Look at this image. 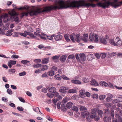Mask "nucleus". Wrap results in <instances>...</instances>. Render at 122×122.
I'll list each match as a JSON object with an SVG mask.
<instances>
[{"label":"nucleus","mask_w":122,"mask_h":122,"mask_svg":"<svg viewBox=\"0 0 122 122\" xmlns=\"http://www.w3.org/2000/svg\"><path fill=\"white\" fill-rule=\"evenodd\" d=\"M64 1L61 0V9L68 8L70 9L79 8L80 7H88L91 6L92 7H96V5L95 4H91L89 3H86L85 0H79L77 1L74 0L71 1L69 0L66 1L63 4Z\"/></svg>","instance_id":"obj_1"},{"label":"nucleus","mask_w":122,"mask_h":122,"mask_svg":"<svg viewBox=\"0 0 122 122\" xmlns=\"http://www.w3.org/2000/svg\"><path fill=\"white\" fill-rule=\"evenodd\" d=\"M48 0L54 2L55 4V5H51L50 6L44 8L43 10H42L41 8H40V9H37V10L36 11L32 10L30 13V15H36L42 12L50 11L52 9H61V0Z\"/></svg>","instance_id":"obj_2"},{"label":"nucleus","mask_w":122,"mask_h":122,"mask_svg":"<svg viewBox=\"0 0 122 122\" xmlns=\"http://www.w3.org/2000/svg\"><path fill=\"white\" fill-rule=\"evenodd\" d=\"M81 115L85 118L86 117V119L87 120L89 119V117L92 119H94L96 121H98L99 119V116L96 114L95 110H92L91 112L89 114L87 111H84L82 112Z\"/></svg>","instance_id":"obj_3"},{"label":"nucleus","mask_w":122,"mask_h":122,"mask_svg":"<svg viewBox=\"0 0 122 122\" xmlns=\"http://www.w3.org/2000/svg\"><path fill=\"white\" fill-rule=\"evenodd\" d=\"M70 37L73 42H74L75 41L78 43L80 42V35L79 34L72 33L70 35Z\"/></svg>","instance_id":"obj_4"},{"label":"nucleus","mask_w":122,"mask_h":122,"mask_svg":"<svg viewBox=\"0 0 122 122\" xmlns=\"http://www.w3.org/2000/svg\"><path fill=\"white\" fill-rule=\"evenodd\" d=\"M73 103L69 102H68L66 105V106L63 104H61V111L63 112H65L67 108H70L72 106Z\"/></svg>","instance_id":"obj_5"},{"label":"nucleus","mask_w":122,"mask_h":122,"mask_svg":"<svg viewBox=\"0 0 122 122\" xmlns=\"http://www.w3.org/2000/svg\"><path fill=\"white\" fill-rule=\"evenodd\" d=\"M54 93H55L54 95V96H55V98L53 100V102L54 104L56 103L61 98V96H58L59 94L57 92H56Z\"/></svg>","instance_id":"obj_6"},{"label":"nucleus","mask_w":122,"mask_h":122,"mask_svg":"<svg viewBox=\"0 0 122 122\" xmlns=\"http://www.w3.org/2000/svg\"><path fill=\"white\" fill-rule=\"evenodd\" d=\"M80 40H82L85 42H86L87 41L88 38V35L87 34H84L81 37L80 36Z\"/></svg>","instance_id":"obj_7"},{"label":"nucleus","mask_w":122,"mask_h":122,"mask_svg":"<svg viewBox=\"0 0 122 122\" xmlns=\"http://www.w3.org/2000/svg\"><path fill=\"white\" fill-rule=\"evenodd\" d=\"M16 61L10 60L8 62V65L10 68L12 67V66L16 64Z\"/></svg>","instance_id":"obj_8"},{"label":"nucleus","mask_w":122,"mask_h":122,"mask_svg":"<svg viewBox=\"0 0 122 122\" xmlns=\"http://www.w3.org/2000/svg\"><path fill=\"white\" fill-rule=\"evenodd\" d=\"M60 56V55H56L51 57V59L53 60L54 62L56 63L59 61V58Z\"/></svg>","instance_id":"obj_9"},{"label":"nucleus","mask_w":122,"mask_h":122,"mask_svg":"<svg viewBox=\"0 0 122 122\" xmlns=\"http://www.w3.org/2000/svg\"><path fill=\"white\" fill-rule=\"evenodd\" d=\"M80 56V61H83L86 60V57L85 55L84 54H79Z\"/></svg>","instance_id":"obj_10"},{"label":"nucleus","mask_w":122,"mask_h":122,"mask_svg":"<svg viewBox=\"0 0 122 122\" xmlns=\"http://www.w3.org/2000/svg\"><path fill=\"white\" fill-rule=\"evenodd\" d=\"M46 88L50 92L52 93H54L56 91V88L54 87H52L50 88V87L47 86Z\"/></svg>","instance_id":"obj_11"},{"label":"nucleus","mask_w":122,"mask_h":122,"mask_svg":"<svg viewBox=\"0 0 122 122\" xmlns=\"http://www.w3.org/2000/svg\"><path fill=\"white\" fill-rule=\"evenodd\" d=\"M69 88L68 87H65L64 86L61 87V96H64V95L62 93H64L66 92V90Z\"/></svg>","instance_id":"obj_12"},{"label":"nucleus","mask_w":122,"mask_h":122,"mask_svg":"<svg viewBox=\"0 0 122 122\" xmlns=\"http://www.w3.org/2000/svg\"><path fill=\"white\" fill-rule=\"evenodd\" d=\"M107 96V97L106 99V100L107 101L109 102L110 101V99L113 97V96L112 94L110 93L108 94Z\"/></svg>","instance_id":"obj_13"},{"label":"nucleus","mask_w":122,"mask_h":122,"mask_svg":"<svg viewBox=\"0 0 122 122\" xmlns=\"http://www.w3.org/2000/svg\"><path fill=\"white\" fill-rule=\"evenodd\" d=\"M79 96L83 98L85 96V90H81L80 91Z\"/></svg>","instance_id":"obj_14"},{"label":"nucleus","mask_w":122,"mask_h":122,"mask_svg":"<svg viewBox=\"0 0 122 122\" xmlns=\"http://www.w3.org/2000/svg\"><path fill=\"white\" fill-rule=\"evenodd\" d=\"M99 40L100 42L103 44H105L107 43V41L105 39L102 37V36H100L99 38Z\"/></svg>","instance_id":"obj_15"},{"label":"nucleus","mask_w":122,"mask_h":122,"mask_svg":"<svg viewBox=\"0 0 122 122\" xmlns=\"http://www.w3.org/2000/svg\"><path fill=\"white\" fill-rule=\"evenodd\" d=\"M40 9V8H37V9H33V10H30L29 11V12H23V13H24V15L25 16H27L28 15V14H30V15L31 16H33V15H37L38 14H37L36 15H31L30 14V13H31V11H32L34 10V11H36L37 10V9Z\"/></svg>","instance_id":"obj_16"},{"label":"nucleus","mask_w":122,"mask_h":122,"mask_svg":"<svg viewBox=\"0 0 122 122\" xmlns=\"http://www.w3.org/2000/svg\"><path fill=\"white\" fill-rule=\"evenodd\" d=\"M29 8V7L28 5H25L23 7H20L18 8L17 9L19 10H28Z\"/></svg>","instance_id":"obj_17"},{"label":"nucleus","mask_w":122,"mask_h":122,"mask_svg":"<svg viewBox=\"0 0 122 122\" xmlns=\"http://www.w3.org/2000/svg\"><path fill=\"white\" fill-rule=\"evenodd\" d=\"M116 41L117 42L116 43V44H117V46L118 45H119V46H120L121 45H122V41L118 37H116Z\"/></svg>","instance_id":"obj_18"},{"label":"nucleus","mask_w":122,"mask_h":122,"mask_svg":"<svg viewBox=\"0 0 122 122\" xmlns=\"http://www.w3.org/2000/svg\"><path fill=\"white\" fill-rule=\"evenodd\" d=\"M13 31V29H11L7 31L5 35L7 36H10L12 34V32Z\"/></svg>","instance_id":"obj_19"},{"label":"nucleus","mask_w":122,"mask_h":122,"mask_svg":"<svg viewBox=\"0 0 122 122\" xmlns=\"http://www.w3.org/2000/svg\"><path fill=\"white\" fill-rule=\"evenodd\" d=\"M109 41L111 45L115 46H117V44H116L114 42V40L113 39H109Z\"/></svg>","instance_id":"obj_20"},{"label":"nucleus","mask_w":122,"mask_h":122,"mask_svg":"<svg viewBox=\"0 0 122 122\" xmlns=\"http://www.w3.org/2000/svg\"><path fill=\"white\" fill-rule=\"evenodd\" d=\"M93 55L92 54H88L87 56V59L88 61L92 60L93 58Z\"/></svg>","instance_id":"obj_21"},{"label":"nucleus","mask_w":122,"mask_h":122,"mask_svg":"<svg viewBox=\"0 0 122 122\" xmlns=\"http://www.w3.org/2000/svg\"><path fill=\"white\" fill-rule=\"evenodd\" d=\"M48 68L47 66L46 65H41V70L42 71H44L45 70H47Z\"/></svg>","instance_id":"obj_22"},{"label":"nucleus","mask_w":122,"mask_h":122,"mask_svg":"<svg viewBox=\"0 0 122 122\" xmlns=\"http://www.w3.org/2000/svg\"><path fill=\"white\" fill-rule=\"evenodd\" d=\"M71 82L76 84H80L81 83V82L79 81L76 80H71Z\"/></svg>","instance_id":"obj_23"},{"label":"nucleus","mask_w":122,"mask_h":122,"mask_svg":"<svg viewBox=\"0 0 122 122\" xmlns=\"http://www.w3.org/2000/svg\"><path fill=\"white\" fill-rule=\"evenodd\" d=\"M90 83L92 85L95 86H97L98 85V84L97 82L94 79L90 81Z\"/></svg>","instance_id":"obj_24"},{"label":"nucleus","mask_w":122,"mask_h":122,"mask_svg":"<svg viewBox=\"0 0 122 122\" xmlns=\"http://www.w3.org/2000/svg\"><path fill=\"white\" fill-rule=\"evenodd\" d=\"M95 34H91L89 35V38L90 41L93 42L94 41V38Z\"/></svg>","instance_id":"obj_25"},{"label":"nucleus","mask_w":122,"mask_h":122,"mask_svg":"<svg viewBox=\"0 0 122 122\" xmlns=\"http://www.w3.org/2000/svg\"><path fill=\"white\" fill-rule=\"evenodd\" d=\"M49 61L48 58H46L42 59V64H47Z\"/></svg>","instance_id":"obj_26"},{"label":"nucleus","mask_w":122,"mask_h":122,"mask_svg":"<svg viewBox=\"0 0 122 122\" xmlns=\"http://www.w3.org/2000/svg\"><path fill=\"white\" fill-rule=\"evenodd\" d=\"M47 74L49 76H53L55 75V71L54 70H51L49 71L48 72Z\"/></svg>","instance_id":"obj_27"},{"label":"nucleus","mask_w":122,"mask_h":122,"mask_svg":"<svg viewBox=\"0 0 122 122\" xmlns=\"http://www.w3.org/2000/svg\"><path fill=\"white\" fill-rule=\"evenodd\" d=\"M103 120L105 122H110L111 121V119L110 117L107 118L105 117L103 119Z\"/></svg>","instance_id":"obj_28"},{"label":"nucleus","mask_w":122,"mask_h":122,"mask_svg":"<svg viewBox=\"0 0 122 122\" xmlns=\"http://www.w3.org/2000/svg\"><path fill=\"white\" fill-rule=\"evenodd\" d=\"M14 21H15L16 24H18L19 23L20 20L19 19V18L17 16H15L14 17Z\"/></svg>","instance_id":"obj_29"},{"label":"nucleus","mask_w":122,"mask_h":122,"mask_svg":"<svg viewBox=\"0 0 122 122\" xmlns=\"http://www.w3.org/2000/svg\"><path fill=\"white\" fill-rule=\"evenodd\" d=\"M61 35H60L58 34L54 37V39L56 41H58L61 39V38H60Z\"/></svg>","instance_id":"obj_30"},{"label":"nucleus","mask_w":122,"mask_h":122,"mask_svg":"<svg viewBox=\"0 0 122 122\" xmlns=\"http://www.w3.org/2000/svg\"><path fill=\"white\" fill-rule=\"evenodd\" d=\"M94 39V42L96 43H97L98 42L99 40L98 35H97L95 34Z\"/></svg>","instance_id":"obj_31"},{"label":"nucleus","mask_w":122,"mask_h":122,"mask_svg":"<svg viewBox=\"0 0 122 122\" xmlns=\"http://www.w3.org/2000/svg\"><path fill=\"white\" fill-rule=\"evenodd\" d=\"M76 90L74 89H69L68 90V93H76Z\"/></svg>","instance_id":"obj_32"},{"label":"nucleus","mask_w":122,"mask_h":122,"mask_svg":"<svg viewBox=\"0 0 122 122\" xmlns=\"http://www.w3.org/2000/svg\"><path fill=\"white\" fill-rule=\"evenodd\" d=\"M54 78L58 80H61V77L60 75L59 74H57L54 76Z\"/></svg>","instance_id":"obj_33"},{"label":"nucleus","mask_w":122,"mask_h":122,"mask_svg":"<svg viewBox=\"0 0 122 122\" xmlns=\"http://www.w3.org/2000/svg\"><path fill=\"white\" fill-rule=\"evenodd\" d=\"M115 116L117 118L118 121L120 122H122V118L120 116H119L118 115L115 114Z\"/></svg>","instance_id":"obj_34"},{"label":"nucleus","mask_w":122,"mask_h":122,"mask_svg":"<svg viewBox=\"0 0 122 122\" xmlns=\"http://www.w3.org/2000/svg\"><path fill=\"white\" fill-rule=\"evenodd\" d=\"M80 111H87L86 108L84 106H81L80 108Z\"/></svg>","instance_id":"obj_35"},{"label":"nucleus","mask_w":122,"mask_h":122,"mask_svg":"<svg viewBox=\"0 0 122 122\" xmlns=\"http://www.w3.org/2000/svg\"><path fill=\"white\" fill-rule=\"evenodd\" d=\"M72 109L73 110L76 112H78V108L75 106H73Z\"/></svg>","instance_id":"obj_36"},{"label":"nucleus","mask_w":122,"mask_h":122,"mask_svg":"<svg viewBox=\"0 0 122 122\" xmlns=\"http://www.w3.org/2000/svg\"><path fill=\"white\" fill-rule=\"evenodd\" d=\"M110 116L111 117L113 118L114 117V111L113 109L111 110L110 111Z\"/></svg>","instance_id":"obj_37"},{"label":"nucleus","mask_w":122,"mask_h":122,"mask_svg":"<svg viewBox=\"0 0 122 122\" xmlns=\"http://www.w3.org/2000/svg\"><path fill=\"white\" fill-rule=\"evenodd\" d=\"M41 66V64L38 63L36 64L33 65L32 66L34 68H37L40 67Z\"/></svg>","instance_id":"obj_38"},{"label":"nucleus","mask_w":122,"mask_h":122,"mask_svg":"<svg viewBox=\"0 0 122 122\" xmlns=\"http://www.w3.org/2000/svg\"><path fill=\"white\" fill-rule=\"evenodd\" d=\"M55 36V35H52L50 36H46L47 38L49 40H52L53 39V37H54Z\"/></svg>","instance_id":"obj_39"},{"label":"nucleus","mask_w":122,"mask_h":122,"mask_svg":"<svg viewBox=\"0 0 122 122\" xmlns=\"http://www.w3.org/2000/svg\"><path fill=\"white\" fill-rule=\"evenodd\" d=\"M9 14L11 15H16L17 14V13L14 11H12L11 12H9Z\"/></svg>","instance_id":"obj_40"},{"label":"nucleus","mask_w":122,"mask_h":122,"mask_svg":"<svg viewBox=\"0 0 122 122\" xmlns=\"http://www.w3.org/2000/svg\"><path fill=\"white\" fill-rule=\"evenodd\" d=\"M30 62V61H29L26 60H22L21 61V63L24 64H25Z\"/></svg>","instance_id":"obj_41"},{"label":"nucleus","mask_w":122,"mask_h":122,"mask_svg":"<svg viewBox=\"0 0 122 122\" xmlns=\"http://www.w3.org/2000/svg\"><path fill=\"white\" fill-rule=\"evenodd\" d=\"M67 56H66L64 55L61 56V62H64L66 60Z\"/></svg>","instance_id":"obj_42"},{"label":"nucleus","mask_w":122,"mask_h":122,"mask_svg":"<svg viewBox=\"0 0 122 122\" xmlns=\"http://www.w3.org/2000/svg\"><path fill=\"white\" fill-rule=\"evenodd\" d=\"M92 97L94 99H97L98 98V95L96 94H92Z\"/></svg>","instance_id":"obj_43"},{"label":"nucleus","mask_w":122,"mask_h":122,"mask_svg":"<svg viewBox=\"0 0 122 122\" xmlns=\"http://www.w3.org/2000/svg\"><path fill=\"white\" fill-rule=\"evenodd\" d=\"M116 99L117 101H118L119 102H122V96H121L119 97H117Z\"/></svg>","instance_id":"obj_44"},{"label":"nucleus","mask_w":122,"mask_h":122,"mask_svg":"<svg viewBox=\"0 0 122 122\" xmlns=\"http://www.w3.org/2000/svg\"><path fill=\"white\" fill-rule=\"evenodd\" d=\"M112 103H106L105 105L107 108H108L111 107L112 106Z\"/></svg>","instance_id":"obj_45"},{"label":"nucleus","mask_w":122,"mask_h":122,"mask_svg":"<svg viewBox=\"0 0 122 122\" xmlns=\"http://www.w3.org/2000/svg\"><path fill=\"white\" fill-rule=\"evenodd\" d=\"M9 72H11V73L13 74L15 72V70L14 69H10L9 70Z\"/></svg>","instance_id":"obj_46"},{"label":"nucleus","mask_w":122,"mask_h":122,"mask_svg":"<svg viewBox=\"0 0 122 122\" xmlns=\"http://www.w3.org/2000/svg\"><path fill=\"white\" fill-rule=\"evenodd\" d=\"M26 72L25 71H23L22 72L19 73V75L20 76H23L26 75Z\"/></svg>","instance_id":"obj_47"},{"label":"nucleus","mask_w":122,"mask_h":122,"mask_svg":"<svg viewBox=\"0 0 122 122\" xmlns=\"http://www.w3.org/2000/svg\"><path fill=\"white\" fill-rule=\"evenodd\" d=\"M100 83L102 86L105 87H107L108 85V84L105 81L101 82Z\"/></svg>","instance_id":"obj_48"},{"label":"nucleus","mask_w":122,"mask_h":122,"mask_svg":"<svg viewBox=\"0 0 122 122\" xmlns=\"http://www.w3.org/2000/svg\"><path fill=\"white\" fill-rule=\"evenodd\" d=\"M47 96L49 98H52L54 96V94L48 93L47 94Z\"/></svg>","instance_id":"obj_49"},{"label":"nucleus","mask_w":122,"mask_h":122,"mask_svg":"<svg viewBox=\"0 0 122 122\" xmlns=\"http://www.w3.org/2000/svg\"><path fill=\"white\" fill-rule=\"evenodd\" d=\"M98 113L99 115V116L101 117H102L103 114L102 111L101 110H98Z\"/></svg>","instance_id":"obj_50"},{"label":"nucleus","mask_w":122,"mask_h":122,"mask_svg":"<svg viewBox=\"0 0 122 122\" xmlns=\"http://www.w3.org/2000/svg\"><path fill=\"white\" fill-rule=\"evenodd\" d=\"M100 56L101 58L102 59H104L106 57V54L104 53H101L100 54Z\"/></svg>","instance_id":"obj_51"},{"label":"nucleus","mask_w":122,"mask_h":122,"mask_svg":"<svg viewBox=\"0 0 122 122\" xmlns=\"http://www.w3.org/2000/svg\"><path fill=\"white\" fill-rule=\"evenodd\" d=\"M82 80L85 83H87L89 82V80L87 78L85 77H83L82 78Z\"/></svg>","instance_id":"obj_52"},{"label":"nucleus","mask_w":122,"mask_h":122,"mask_svg":"<svg viewBox=\"0 0 122 122\" xmlns=\"http://www.w3.org/2000/svg\"><path fill=\"white\" fill-rule=\"evenodd\" d=\"M61 104V102L60 101H59L57 103V108L58 110H60V109H61V108L60 107V105Z\"/></svg>","instance_id":"obj_53"},{"label":"nucleus","mask_w":122,"mask_h":122,"mask_svg":"<svg viewBox=\"0 0 122 122\" xmlns=\"http://www.w3.org/2000/svg\"><path fill=\"white\" fill-rule=\"evenodd\" d=\"M64 37L67 42H68L70 41V39L69 38L68 36L67 35H65V36H64Z\"/></svg>","instance_id":"obj_54"},{"label":"nucleus","mask_w":122,"mask_h":122,"mask_svg":"<svg viewBox=\"0 0 122 122\" xmlns=\"http://www.w3.org/2000/svg\"><path fill=\"white\" fill-rule=\"evenodd\" d=\"M7 93L10 95H11L12 94L11 90L10 89H8L7 90Z\"/></svg>","instance_id":"obj_55"},{"label":"nucleus","mask_w":122,"mask_h":122,"mask_svg":"<svg viewBox=\"0 0 122 122\" xmlns=\"http://www.w3.org/2000/svg\"><path fill=\"white\" fill-rule=\"evenodd\" d=\"M75 58V56L74 55H69L67 58L69 59H73Z\"/></svg>","instance_id":"obj_56"},{"label":"nucleus","mask_w":122,"mask_h":122,"mask_svg":"<svg viewBox=\"0 0 122 122\" xmlns=\"http://www.w3.org/2000/svg\"><path fill=\"white\" fill-rule=\"evenodd\" d=\"M19 57V56L18 55H13L11 56V58L14 59L15 58L17 59Z\"/></svg>","instance_id":"obj_57"},{"label":"nucleus","mask_w":122,"mask_h":122,"mask_svg":"<svg viewBox=\"0 0 122 122\" xmlns=\"http://www.w3.org/2000/svg\"><path fill=\"white\" fill-rule=\"evenodd\" d=\"M61 77L63 79L65 80H70L69 78L67 77L66 76L64 75H62L61 76Z\"/></svg>","instance_id":"obj_58"},{"label":"nucleus","mask_w":122,"mask_h":122,"mask_svg":"<svg viewBox=\"0 0 122 122\" xmlns=\"http://www.w3.org/2000/svg\"><path fill=\"white\" fill-rule=\"evenodd\" d=\"M33 110L36 112H37L38 110H39V112H41L39 110V108L38 107H36L35 108H33Z\"/></svg>","instance_id":"obj_59"},{"label":"nucleus","mask_w":122,"mask_h":122,"mask_svg":"<svg viewBox=\"0 0 122 122\" xmlns=\"http://www.w3.org/2000/svg\"><path fill=\"white\" fill-rule=\"evenodd\" d=\"M67 98L66 97H65L63 99L62 102H61V103H65L67 102Z\"/></svg>","instance_id":"obj_60"},{"label":"nucleus","mask_w":122,"mask_h":122,"mask_svg":"<svg viewBox=\"0 0 122 122\" xmlns=\"http://www.w3.org/2000/svg\"><path fill=\"white\" fill-rule=\"evenodd\" d=\"M41 77L42 78H47L48 77V76L46 73H45L42 75Z\"/></svg>","instance_id":"obj_61"},{"label":"nucleus","mask_w":122,"mask_h":122,"mask_svg":"<svg viewBox=\"0 0 122 122\" xmlns=\"http://www.w3.org/2000/svg\"><path fill=\"white\" fill-rule=\"evenodd\" d=\"M18 99L20 101L23 102L24 103L25 102V100L21 97H19Z\"/></svg>","instance_id":"obj_62"},{"label":"nucleus","mask_w":122,"mask_h":122,"mask_svg":"<svg viewBox=\"0 0 122 122\" xmlns=\"http://www.w3.org/2000/svg\"><path fill=\"white\" fill-rule=\"evenodd\" d=\"M105 97V95H101L99 97V99L101 100H103Z\"/></svg>","instance_id":"obj_63"},{"label":"nucleus","mask_w":122,"mask_h":122,"mask_svg":"<svg viewBox=\"0 0 122 122\" xmlns=\"http://www.w3.org/2000/svg\"><path fill=\"white\" fill-rule=\"evenodd\" d=\"M17 109L20 111H22L24 110V109L23 108L19 107H17Z\"/></svg>","instance_id":"obj_64"}]
</instances>
